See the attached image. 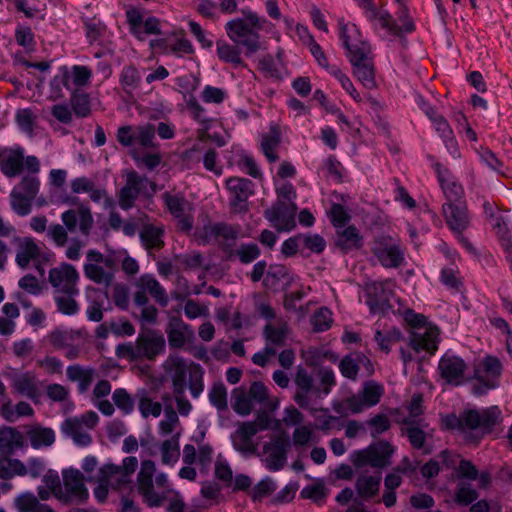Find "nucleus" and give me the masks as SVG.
<instances>
[{"mask_svg": "<svg viewBox=\"0 0 512 512\" xmlns=\"http://www.w3.org/2000/svg\"><path fill=\"white\" fill-rule=\"evenodd\" d=\"M501 410L498 406H491L482 411L476 409L465 410L458 416L449 414L443 419L445 427L461 433L480 430L481 434L491 433L501 420Z\"/></svg>", "mask_w": 512, "mask_h": 512, "instance_id": "1", "label": "nucleus"}, {"mask_svg": "<svg viewBox=\"0 0 512 512\" xmlns=\"http://www.w3.org/2000/svg\"><path fill=\"white\" fill-rule=\"evenodd\" d=\"M61 224H51L47 229V237L58 247L68 241V232H75L78 226L83 236H89L94 220L89 206L80 204L77 209H69L61 214Z\"/></svg>", "mask_w": 512, "mask_h": 512, "instance_id": "2", "label": "nucleus"}, {"mask_svg": "<svg viewBox=\"0 0 512 512\" xmlns=\"http://www.w3.org/2000/svg\"><path fill=\"white\" fill-rule=\"evenodd\" d=\"M24 447V436L14 427L0 429V479L9 480L14 476L27 475L26 465L11 456Z\"/></svg>", "mask_w": 512, "mask_h": 512, "instance_id": "3", "label": "nucleus"}, {"mask_svg": "<svg viewBox=\"0 0 512 512\" xmlns=\"http://www.w3.org/2000/svg\"><path fill=\"white\" fill-rule=\"evenodd\" d=\"M165 350V339L158 332L147 329L141 331L134 343L118 344L115 354L118 358L128 361L154 360Z\"/></svg>", "mask_w": 512, "mask_h": 512, "instance_id": "4", "label": "nucleus"}, {"mask_svg": "<svg viewBox=\"0 0 512 512\" xmlns=\"http://www.w3.org/2000/svg\"><path fill=\"white\" fill-rule=\"evenodd\" d=\"M170 375L174 394H185L187 376H189V390L193 398H198L204 391V370L200 364L191 362L189 365L182 357L170 359Z\"/></svg>", "mask_w": 512, "mask_h": 512, "instance_id": "5", "label": "nucleus"}, {"mask_svg": "<svg viewBox=\"0 0 512 512\" xmlns=\"http://www.w3.org/2000/svg\"><path fill=\"white\" fill-rule=\"evenodd\" d=\"M405 322L414 329L409 334V346L416 353L425 351L433 355L438 349L439 330L436 327H425L426 318L424 315L416 313L412 309H407L404 313Z\"/></svg>", "mask_w": 512, "mask_h": 512, "instance_id": "6", "label": "nucleus"}, {"mask_svg": "<svg viewBox=\"0 0 512 512\" xmlns=\"http://www.w3.org/2000/svg\"><path fill=\"white\" fill-rule=\"evenodd\" d=\"M86 260L83 265L85 277L95 284L109 287L117 270V260L113 256H104L96 249L87 251Z\"/></svg>", "mask_w": 512, "mask_h": 512, "instance_id": "7", "label": "nucleus"}, {"mask_svg": "<svg viewBox=\"0 0 512 512\" xmlns=\"http://www.w3.org/2000/svg\"><path fill=\"white\" fill-rule=\"evenodd\" d=\"M370 250L384 268L397 269L406 263L404 245L400 239L390 235L376 236Z\"/></svg>", "mask_w": 512, "mask_h": 512, "instance_id": "8", "label": "nucleus"}, {"mask_svg": "<svg viewBox=\"0 0 512 512\" xmlns=\"http://www.w3.org/2000/svg\"><path fill=\"white\" fill-rule=\"evenodd\" d=\"M89 498V491L85 486V477L81 471L68 468L62 471V487L58 489L57 500L69 505L85 503Z\"/></svg>", "mask_w": 512, "mask_h": 512, "instance_id": "9", "label": "nucleus"}, {"mask_svg": "<svg viewBox=\"0 0 512 512\" xmlns=\"http://www.w3.org/2000/svg\"><path fill=\"white\" fill-rule=\"evenodd\" d=\"M394 453L393 446L386 441L370 444L365 449L355 450L350 460L356 468L369 465L374 468H384L390 464V458Z\"/></svg>", "mask_w": 512, "mask_h": 512, "instance_id": "10", "label": "nucleus"}, {"mask_svg": "<svg viewBox=\"0 0 512 512\" xmlns=\"http://www.w3.org/2000/svg\"><path fill=\"white\" fill-rule=\"evenodd\" d=\"M339 36L347 51V56L352 66L372 61L369 57L370 47L367 43L359 41V30L355 24L339 22Z\"/></svg>", "mask_w": 512, "mask_h": 512, "instance_id": "11", "label": "nucleus"}, {"mask_svg": "<svg viewBox=\"0 0 512 512\" xmlns=\"http://www.w3.org/2000/svg\"><path fill=\"white\" fill-rule=\"evenodd\" d=\"M225 28L229 38L238 47L242 46L246 49V56H251L261 48L260 35L244 19L231 20L226 23Z\"/></svg>", "mask_w": 512, "mask_h": 512, "instance_id": "12", "label": "nucleus"}, {"mask_svg": "<svg viewBox=\"0 0 512 512\" xmlns=\"http://www.w3.org/2000/svg\"><path fill=\"white\" fill-rule=\"evenodd\" d=\"M503 372V365L499 358L492 355L485 356L474 367V374L471 379L479 382V386L474 388L475 394H481L482 388L485 390L495 389L498 386L499 378Z\"/></svg>", "mask_w": 512, "mask_h": 512, "instance_id": "13", "label": "nucleus"}, {"mask_svg": "<svg viewBox=\"0 0 512 512\" xmlns=\"http://www.w3.org/2000/svg\"><path fill=\"white\" fill-rule=\"evenodd\" d=\"M138 466V459L134 456L125 457L122 465L106 463L100 467L98 474L102 480L108 481L112 489H121L131 482V476Z\"/></svg>", "mask_w": 512, "mask_h": 512, "instance_id": "14", "label": "nucleus"}, {"mask_svg": "<svg viewBox=\"0 0 512 512\" xmlns=\"http://www.w3.org/2000/svg\"><path fill=\"white\" fill-rule=\"evenodd\" d=\"M226 187L233 212L246 213L248 199L254 194L255 184L248 178L233 176L226 180Z\"/></svg>", "mask_w": 512, "mask_h": 512, "instance_id": "15", "label": "nucleus"}, {"mask_svg": "<svg viewBox=\"0 0 512 512\" xmlns=\"http://www.w3.org/2000/svg\"><path fill=\"white\" fill-rule=\"evenodd\" d=\"M204 236L206 240H217L220 249L228 258L231 253L230 250H234L236 247V240L242 236V228L240 225L218 222L205 226Z\"/></svg>", "mask_w": 512, "mask_h": 512, "instance_id": "16", "label": "nucleus"}, {"mask_svg": "<svg viewBox=\"0 0 512 512\" xmlns=\"http://www.w3.org/2000/svg\"><path fill=\"white\" fill-rule=\"evenodd\" d=\"M467 363L460 356L446 352L439 360L438 372L445 383L460 386L471 380L466 377Z\"/></svg>", "mask_w": 512, "mask_h": 512, "instance_id": "17", "label": "nucleus"}, {"mask_svg": "<svg viewBox=\"0 0 512 512\" xmlns=\"http://www.w3.org/2000/svg\"><path fill=\"white\" fill-rule=\"evenodd\" d=\"M147 186H150L151 192L148 195H153L156 192V185L146 177L140 176L137 172L132 171L127 175L125 185L119 191L118 204L122 210H129L134 207L135 200L139 194L144 191Z\"/></svg>", "mask_w": 512, "mask_h": 512, "instance_id": "18", "label": "nucleus"}, {"mask_svg": "<svg viewBox=\"0 0 512 512\" xmlns=\"http://www.w3.org/2000/svg\"><path fill=\"white\" fill-rule=\"evenodd\" d=\"M78 281L79 273L71 264L63 263L49 271V282L54 288L53 294H79Z\"/></svg>", "mask_w": 512, "mask_h": 512, "instance_id": "19", "label": "nucleus"}, {"mask_svg": "<svg viewBox=\"0 0 512 512\" xmlns=\"http://www.w3.org/2000/svg\"><path fill=\"white\" fill-rule=\"evenodd\" d=\"M297 205L295 203H286L277 201L271 208L264 211V217L278 231L289 232L296 227Z\"/></svg>", "mask_w": 512, "mask_h": 512, "instance_id": "20", "label": "nucleus"}, {"mask_svg": "<svg viewBox=\"0 0 512 512\" xmlns=\"http://www.w3.org/2000/svg\"><path fill=\"white\" fill-rule=\"evenodd\" d=\"M61 72V77L55 76L51 81V86L59 90L61 85L67 90L85 87L90 83L93 75L92 69L84 65H73L70 70L64 66Z\"/></svg>", "mask_w": 512, "mask_h": 512, "instance_id": "21", "label": "nucleus"}, {"mask_svg": "<svg viewBox=\"0 0 512 512\" xmlns=\"http://www.w3.org/2000/svg\"><path fill=\"white\" fill-rule=\"evenodd\" d=\"M442 213L448 228L456 235H461L470 225L466 201L443 203Z\"/></svg>", "mask_w": 512, "mask_h": 512, "instance_id": "22", "label": "nucleus"}, {"mask_svg": "<svg viewBox=\"0 0 512 512\" xmlns=\"http://www.w3.org/2000/svg\"><path fill=\"white\" fill-rule=\"evenodd\" d=\"M289 446V441L283 436H277L270 442L264 443L263 452L266 457L263 462L269 471L276 472L285 466Z\"/></svg>", "mask_w": 512, "mask_h": 512, "instance_id": "23", "label": "nucleus"}, {"mask_svg": "<svg viewBox=\"0 0 512 512\" xmlns=\"http://www.w3.org/2000/svg\"><path fill=\"white\" fill-rule=\"evenodd\" d=\"M392 295L393 292L386 289L384 283L373 282L366 286L365 302L372 314L385 315L393 309V306L390 303V297Z\"/></svg>", "mask_w": 512, "mask_h": 512, "instance_id": "24", "label": "nucleus"}, {"mask_svg": "<svg viewBox=\"0 0 512 512\" xmlns=\"http://www.w3.org/2000/svg\"><path fill=\"white\" fill-rule=\"evenodd\" d=\"M155 470V463L152 460H144L137 475L138 490L150 507H159L164 500L162 496L154 491L153 476Z\"/></svg>", "mask_w": 512, "mask_h": 512, "instance_id": "25", "label": "nucleus"}, {"mask_svg": "<svg viewBox=\"0 0 512 512\" xmlns=\"http://www.w3.org/2000/svg\"><path fill=\"white\" fill-rule=\"evenodd\" d=\"M165 207L171 215L177 219V226L179 230L188 232L193 227V217L185 213L188 201L181 194H171L165 192L162 195Z\"/></svg>", "mask_w": 512, "mask_h": 512, "instance_id": "26", "label": "nucleus"}, {"mask_svg": "<svg viewBox=\"0 0 512 512\" xmlns=\"http://www.w3.org/2000/svg\"><path fill=\"white\" fill-rule=\"evenodd\" d=\"M294 381L297 386L294 401L302 409L310 408V395L320 396V388L314 385L312 376L304 368H298Z\"/></svg>", "mask_w": 512, "mask_h": 512, "instance_id": "27", "label": "nucleus"}, {"mask_svg": "<svg viewBox=\"0 0 512 512\" xmlns=\"http://www.w3.org/2000/svg\"><path fill=\"white\" fill-rule=\"evenodd\" d=\"M434 168L446 198L445 203L466 201L462 185L456 181L451 172L439 163H437Z\"/></svg>", "mask_w": 512, "mask_h": 512, "instance_id": "28", "label": "nucleus"}, {"mask_svg": "<svg viewBox=\"0 0 512 512\" xmlns=\"http://www.w3.org/2000/svg\"><path fill=\"white\" fill-rule=\"evenodd\" d=\"M24 168V150L17 148L0 149V171L8 178L20 175Z\"/></svg>", "mask_w": 512, "mask_h": 512, "instance_id": "29", "label": "nucleus"}, {"mask_svg": "<svg viewBox=\"0 0 512 512\" xmlns=\"http://www.w3.org/2000/svg\"><path fill=\"white\" fill-rule=\"evenodd\" d=\"M257 434V430L250 423H242L238 429L231 435L233 447L236 451L243 455H252L256 452L257 445L253 441V437Z\"/></svg>", "mask_w": 512, "mask_h": 512, "instance_id": "30", "label": "nucleus"}, {"mask_svg": "<svg viewBox=\"0 0 512 512\" xmlns=\"http://www.w3.org/2000/svg\"><path fill=\"white\" fill-rule=\"evenodd\" d=\"M13 242L17 244L15 261L20 268L25 269L30 262L38 260L40 248L33 238L14 236Z\"/></svg>", "mask_w": 512, "mask_h": 512, "instance_id": "31", "label": "nucleus"}, {"mask_svg": "<svg viewBox=\"0 0 512 512\" xmlns=\"http://www.w3.org/2000/svg\"><path fill=\"white\" fill-rule=\"evenodd\" d=\"M336 230L335 245L344 254L361 249L363 246V236L354 225L344 226Z\"/></svg>", "mask_w": 512, "mask_h": 512, "instance_id": "32", "label": "nucleus"}, {"mask_svg": "<svg viewBox=\"0 0 512 512\" xmlns=\"http://www.w3.org/2000/svg\"><path fill=\"white\" fill-rule=\"evenodd\" d=\"M166 334L170 347L181 348L189 338L193 337L194 332L181 318L173 317L167 324Z\"/></svg>", "mask_w": 512, "mask_h": 512, "instance_id": "33", "label": "nucleus"}, {"mask_svg": "<svg viewBox=\"0 0 512 512\" xmlns=\"http://www.w3.org/2000/svg\"><path fill=\"white\" fill-rule=\"evenodd\" d=\"M39 385L40 382L38 378L32 372H24L15 375L12 379V387L15 391L34 402H36L40 396Z\"/></svg>", "mask_w": 512, "mask_h": 512, "instance_id": "34", "label": "nucleus"}, {"mask_svg": "<svg viewBox=\"0 0 512 512\" xmlns=\"http://www.w3.org/2000/svg\"><path fill=\"white\" fill-rule=\"evenodd\" d=\"M62 432L71 437L74 443L81 447H87L91 444V435L84 430L82 422L77 417L66 419L61 425Z\"/></svg>", "mask_w": 512, "mask_h": 512, "instance_id": "35", "label": "nucleus"}, {"mask_svg": "<svg viewBox=\"0 0 512 512\" xmlns=\"http://www.w3.org/2000/svg\"><path fill=\"white\" fill-rule=\"evenodd\" d=\"M360 365L372 366L371 361L362 353H354L344 356L339 363L341 374L348 379L355 380L360 370Z\"/></svg>", "mask_w": 512, "mask_h": 512, "instance_id": "36", "label": "nucleus"}, {"mask_svg": "<svg viewBox=\"0 0 512 512\" xmlns=\"http://www.w3.org/2000/svg\"><path fill=\"white\" fill-rule=\"evenodd\" d=\"M165 234L162 225L146 224L140 232V240L147 250H161L165 243L163 240Z\"/></svg>", "mask_w": 512, "mask_h": 512, "instance_id": "37", "label": "nucleus"}, {"mask_svg": "<svg viewBox=\"0 0 512 512\" xmlns=\"http://www.w3.org/2000/svg\"><path fill=\"white\" fill-rule=\"evenodd\" d=\"M381 480L380 473L376 475L360 474L355 482L357 494L365 500L372 499L379 492Z\"/></svg>", "mask_w": 512, "mask_h": 512, "instance_id": "38", "label": "nucleus"}, {"mask_svg": "<svg viewBox=\"0 0 512 512\" xmlns=\"http://www.w3.org/2000/svg\"><path fill=\"white\" fill-rule=\"evenodd\" d=\"M30 445L34 449L50 447L55 442L56 436L52 428L40 425L32 426L26 431Z\"/></svg>", "mask_w": 512, "mask_h": 512, "instance_id": "39", "label": "nucleus"}, {"mask_svg": "<svg viewBox=\"0 0 512 512\" xmlns=\"http://www.w3.org/2000/svg\"><path fill=\"white\" fill-rule=\"evenodd\" d=\"M137 287L146 293L148 292L161 306L167 305L168 297L166 291L153 275H142L137 281Z\"/></svg>", "mask_w": 512, "mask_h": 512, "instance_id": "40", "label": "nucleus"}, {"mask_svg": "<svg viewBox=\"0 0 512 512\" xmlns=\"http://www.w3.org/2000/svg\"><path fill=\"white\" fill-rule=\"evenodd\" d=\"M281 143V133L277 125L270 127L267 134L262 136L261 151L270 163L276 162L279 157L276 154V149Z\"/></svg>", "mask_w": 512, "mask_h": 512, "instance_id": "41", "label": "nucleus"}, {"mask_svg": "<svg viewBox=\"0 0 512 512\" xmlns=\"http://www.w3.org/2000/svg\"><path fill=\"white\" fill-rule=\"evenodd\" d=\"M289 333V328L286 323L279 325L266 324L263 329V335L266 340V345L280 348L286 344V339Z\"/></svg>", "mask_w": 512, "mask_h": 512, "instance_id": "42", "label": "nucleus"}, {"mask_svg": "<svg viewBox=\"0 0 512 512\" xmlns=\"http://www.w3.org/2000/svg\"><path fill=\"white\" fill-rule=\"evenodd\" d=\"M70 105L73 113L79 118H86L91 114V99L90 95L81 90H70Z\"/></svg>", "mask_w": 512, "mask_h": 512, "instance_id": "43", "label": "nucleus"}, {"mask_svg": "<svg viewBox=\"0 0 512 512\" xmlns=\"http://www.w3.org/2000/svg\"><path fill=\"white\" fill-rule=\"evenodd\" d=\"M217 55L219 59L225 63H230L236 67L246 65L241 58V52L237 45H231L225 41H217Z\"/></svg>", "mask_w": 512, "mask_h": 512, "instance_id": "44", "label": "nucleus"}, {"mask_svg": "<svg viewBox=\"0 0 512 512\" xmlns=\"http://www.w3.org/2000/svg\"><path fill=\"white\" fill-rule=\"evenodd\" d=\"M141 80V74L135 66L126 65L122 68L119 81L125 93L132 94L140 86Z\"/></svg>", "mask_w": 512, "mask_h": 512, "instance_id": "45", "label": "nucleus"}, {"mask_svg": "<svg viewBox=\"0 0 512 512\" xmlns=\"http://www.w3.org/2000/svg\"><path fill=\"white\" fill-rule=\"evenodd\" d=\"M230 256L228 260L237 258L242 264L252 263L260 256V249L256 243H242L239 247H235L234 250H230Z\"/></svg>", "mask_w": 512, "mask_h": 512, "instance_id": "46", "label": "nucleus"}, {"mask_svg": "<svg viewBox=\"0 0 512 512\" xmlns=\"http://www.w3.org/2000/svg\"><path fill=\"white\" fill-rule=\"evenodd\" d=\"M402 339L401 331L397 328H392L387 331L376 330L374 340L378 348L388 354L391 351L393 344Z\"/></svg>", "mask_w": 512, "mask_h": 512, "instance_id": "47", "label": "nucleus"}, {"mask_svg": "<svg viewBox=\"0 0 512 512\" xmlns=\"http://www.w3.org/2000/svg\"><path fill=\"white\" fill-rule=\"evenodd\" d=\"M79 294H53V299L57 307V311L66 316L76 315L80 306L75 300Z\"/></svg>", "mask_w": 512, "mask_h": 512, "instance_id": "48", "label": "nucleus"}, {"mask_svg": "<svg viewBox=\"0 0 512 512\" xmlns=\"http://www.w3.org/2000/svg\"><path fill=\"white\" fill-rule=\"evenodd\" d=\"M374 16L365 17L369 22L379 21L381 27L386 29L393 36H400V26L393 19L392 15L384 9H377L374 5Z\"/></svg>", "mask_w": 512, "mask_h": 512, "instance_id": "49", "label": "nucleus"}, {"mask_svg": "<svg viewBox=\"0 0 512 512\" xmlns=\"http://www.w3.org/2000/svg\"><path fill=\"white\" fill-rule=\"evenodd\" d=\"M353 74L364 87L373 89L376 86L375 71L372 61L354 65Z\"/></svg>", "mask_w": 512, "mask_h": 512, "instance_id": "50", "label": "nucleus"}, {"mask_svg": "<svg viewBox=\"0 0 512 512\" xmlns=\"http://www.w3.org/2000/svg\"><path fill=\"white\" fill-rule=\"evenodd\" d=\"M236 154L238 156L236 164L243 172L255 179L262 178V172L251 154L240 149L236 151Z\"/></svg>", "mask_w": 512, "mask_h": 512, "instance_id": "51", "label": "nucleus"}, {"mask_svg": "<svg viewBox=\"0 0 512 512\" xmlns=\"http://www.w3.org/2000/svg\"><path fill=\"white\" fill-rule=\"evenodd\" d=\"M479 497L478 492L469 483L460 482L457 484L454 501L459 506H469Z\"/></svg>", "mask_w": 512, "mask_h": 512, "instance_id": "52", "label": "nucleus"}, {"mask_svg": "<svg viewBox=\"0 0 512 512\" xmlns=\"http://www.w3.org/2000/svg\"><path fill=\"white\" fill-rule=\"evenodd\" d=\"M34 199L20 194L18 190H12L10 193V205L12 210L20 217L27 216L32 211V202Z\"/></svg>", "mask_w": 512, "mask_h": 512, "instance_id": "53", "label": "nucleus"}, {"mask_svg": "<svg viewBox=\"0 0 512 512\" xmlns=\"http://www.w3.org/2000/svg\"><path fill=\"white\" fill-rule=\"evenodd\" d=\"M180 457L177 438L167 439L161 444V460L165 465L173 466Z\"/></svg>", "mask_w": 512, "mask_h": 512, "instance_id": "54", "label": "nucleus"}, {"mask_svg": "<svg viewBox=\"0 0 512 512\" xmlns=\"http://www.w3.org/2000/svg\"><path fill=\"white\" fill-rule=\"evenodd\" d=\"M332 312L327 307H320L310 318L311 325L315 332L328 330L332 324Z\"/></svg>", "mask_w": 512, "mask_h": 512, "instance_id": "55", "label": "nucleus"}, {"mask_svg": "<svg viewBox=\"0 0 512 512\" xmlns=\"http://www.w3.org/2000/svg\"><path fill=\"white\" fill-rule=\"evenodd\" d=\"M328 217L335 229L347 226L351 220V215L346 208L339 203H333L328 211Z\"/></svg>", "mask_w": 512, "mask_h": 512, "instance_id": "56", "label": "nucleus"}, {"mask_svg": "<svg viewBox=\"0 0 512 512\" xmlns=\"http://www.w3.org/2000/svg\"><path fill=\"white\" fill-rule=\"evenodd\" d=\"M40 189V180L35 175H26L13 190H18L20 194L35 199Z\"/></svg>", "mask_w": 512, "mask_h": 512, "instance_id": "57", "label": "nucleus"}, {"mask_svg": "<svg viewBox=\"0 0 512 512\" xmlns=\"http://www.w3.org/2000/svg\"><path fill=\"white\" fill-rule=\"evenodd\" d=\"M433 124L446 146L448 148H456L457 142L453 136V131L448 121L440 115L433 118Z\"/></svg>", "mask_w": 512, "mask_h": 512, "instance_id": "58", "label": "nucleus"}, {"mask_svg": "<svg viewBox=\"0 0 512 512\" xmlns=\"http://www.w3.org/2000/svg\"><path fill=\"white\" fill-rule=\"evenodd\" d=\"M156 129L153 124H146L136 127V142L144 148H156Z\"/></svg>", "mask_w": 512, "mask_h": 512, "instance_id": "59", "label": "nucleus"}, {"mask_svg": "<svg viewBox=\"0 0 512 512\" xmlns=\"http://www.w3.org/2000/svg\"><path fill=\"white\" fill-rule=\"evenodd\" d=\"M329 74L333 76L341 85V87L357 102L361 101L360 94L355 89L350 78L335 65L330 68Z\"/></svg>", "mask_w": 512, "mask_h": 512, "instance_id": "60", "label": "nucleus"}, {"mask_svg": "<svg viewBox=\"0 0 512 512\" xmlns=\"http://www.w3.org/2000/svg\"><path fill=\"white\" fill-rule=\"evenodd\" d=\"M116 407L124 414H130L134 409V400L124 388H117L112 394Z\"/></svg>", "mask_w": 512, "mask_h": 512, "instance_id": "61", "label": "nucleus"}, {"mask_svg": "<svg viewBox=\"0 0 512 512\" xmlns=\"http://www.w3.org/2000/svg\"><path fill=\"white\" fill-rule=\"evenodd\" d=\"M125 16L130 33L136 38H141L140 28L143 26L144 22L142 11L136 7H129L125 12Z\"/></svg>", "mask_w": 512, "mask_h": 512, "instance_id": "62", "label": "nucleus"}, {"mask_svg": "<svg viewBox=\"0 0 512 512\" xmlns=\"http://www.w3.org/2000/svg\"><path fill=\"white\" fill-rule=\"evenodd\" d=\"M327 496V489L321 482L305 486L301 492L300 497L303 499H310L317 504H322Z\"/></svg>", "mask_w": 512, "mask_h": 512, "instance_id": "63", "label": "nucleus"}, {"mask_svg": "<svg viewBox=\"0 0 512 512\" xmlns=\"http://www.w3.org/2000/svg\"><path fill=\"white\" fill-rule=\"evenodd\" d=\"M277 488L276 483L269 477L259 481L250 491L252 501H260L272 494Z\"/></svg>", "mask_w": 512, "mask_h": 512, "instance_id": "64", "label": "nucleus"}]
</instances>
